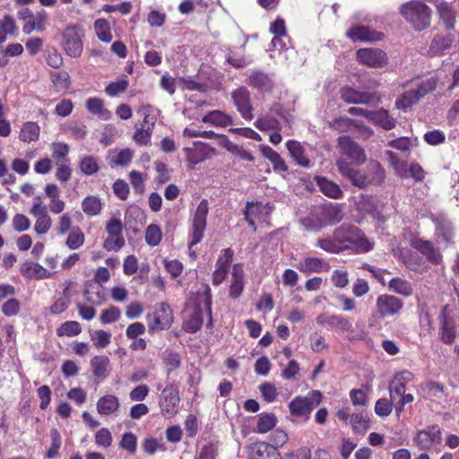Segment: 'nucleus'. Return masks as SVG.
I'll list each match as a JSON object with an SVG mask.
<instances>
[{
    "label": "nucleus",
    "mask_w": 459,
    "mask_h": 459,
    "mask_svg": "<svg viewBox=\"0 0 459 459\" xmlns=\"http://www.w3.org/2000/svg\"><path fill=\"white\" fill-rule=\"evenodd\" d=\"M316 247L332 254H338L347 249L356 253H366L373 248V243L358 227L342 225L334 230L331 237L318 238Z\"/></svg>",
    "instance_id": "obj_1"
},
{
    "label": "nucleus",
    "mask_w": 459,
    "mask_h": 459,
    "mask_svg": "<svg viewBox=\"0 0 459 459\" xmlns=\"http://www.w3.org/2000/svg\"><path fill=\"white\" fill-rule=\"evenodd\" d=\"M451 81L452 82L448 86L449 91L455 89L459 83V68H452L449 71V74H446L444 78L439 74L437 80L434 78L428 79L419 84L416 90L405 91L401 98L396 100L395 106L398 109L405 110L417 103L429 91H433L437 87V82H439L441 85H445Z\"/></svg>",
    "instance_id": "obj_2"
},
{
    "label": "nucleus",
    "mask_w": 459,
    "mask_h": 459,
    "mask_svg": "<svg viewBox=\"0 0 459 459\" xmlns=\"http://www.w3.org/2000/svg\"><path fill=\"white\" fill-rule=\"evenodd\" d=\"M204 313L212 320V294L209 287H205L203 291L197 292L195 298L194 307L186 310L185 330L189 333L198 331L203 325V316Z\"/></svg>",
    "instance_id": "obj_3"
},
{
    "label": "nucleus",
    "mask_w": 459,
    "mask_h": 459,
    "mask_svg": "<svg viewBox=\"0 0 459 459\" xmlns=\"http://www.w3.org/2000/svg\"><path fill=\"white\" fill-rule=\"evenodd\" d=\"M400 13L417 31H422L430 26L432 11L421 1L404 3L400 8Z\"/></svg>",
    "instance_id": "obj_4"
},
{
    "label": "nucleus",
    "mask_w": 459,
    "mask_h": 459,
    "mask_svg": "<svg viewBox=\"0 0 459 459\" xmlns=\"http://www.w3.org/2000/svg\"><path fill=\"white\" fill-rule=\"evenodd\" d=\"M83 37L82 27L79 24L68 25L64 29L61 34V47L68 56L72 58L81 56L83 50Z\"/></svg>",
    "instance_id": "obj_5"
},
{
    "label": "nucleus",
    "mask_w": 459,
    "mask_h": 459,
    "mask_svg": "<svg viewBox=\"0 0 459 459\" xmlns=\"http://www.w3.org/2000/svg\"><path fill=\"white\" fill-rule=\"evenodd\" d=\"M457 323L458 316L455 307L446 305L439 316V334L444 342L451 344L455 342Z\"/></svg>",
    "instance_id": "obj_6"
},
{
    "label": "nucleus",
    "mask_w": 459,
    "mask_h": 459,
    "mask_svg": "<svg viewBox=\"0 0 459 459\" xmlns=\"http://www.w3.org/2000/svg\"><path fill=\"white\" fill-rule=\"evenodd\" d=\"M322 394L319 391L314 390L306 396H296L290 403L289 410L295 417L309 418L310 412L321 403Z\"/></svg>",
    "instance_id": "obj_7"
},
{
    "label": "nucleus",
    "mask_w": 459,
    "mask_h": 459,
    "mask_svg": "<svg viewBox=\"0 0 459 459\" xmlns=\"http://www.w3.org/2000/svg\"><path fill=\"white\" fill-rule=\"evenodd\" d=\"M403 307V302L395 296L382 294L377 297L376 301V314L369 319V325L377 321V318L394 316L400 313Z\"/></svg>",
    "instance_id": "obj_8"
},
{
    "label": "nucleus",
    "mask_w": 459,
    "mask_h": 459,
    "mask_svg": "<svg viewBox=\"0 0 459 459\" xmlns=\"http://www.w3.org/2000/svg\"><path fill=\"white\" fill-rule=\"evenodd\" d=\"M208 203L202 200L198 204L192 220V226L189 231L190 242L189 248L198 244L203 237L206 228V218L208 214Z\"/></svg>",
    "instance_id": "obj_9"
},
{
    "label": "nucleus",
    "mask_w": 459,
    "mask_h": 459,
    "mask_svg": "<svg viewBox=\"0 0 459 459\" xmlns=\"http://www.w3.org/2000/svg\"><path fill=\"white\" fill-rule=\"evenodd\" d=\"M30 213L36 218L34 231L38 235L48 233L52 226V219L48 215L47 206L43 204L40 196H35L32 199Z\"/></svg>",
    "instance_id": "obj_10"
},
{
    "label": "nucleus",
    "mask_w": 459,
    "mask_h": 459,
    "mask_svg": "<svg viewBox=\"0 0 459 459\" xmlns=\"http://www.w3.org/2000/svg\"><path fill=\"white\" fill-rule=\"evenodd\" d=\"M108 238L103 243L107 251H118L125 245L123 223L119 218L112 217L106 225Z\"/></svg>",
    "instance_id": "obj_11"
},
{
    "label": "nucleus",
    "mask_w": 459,
    "mask_h": 459,
    "mask_svg": "<svg viewBox=\"0 0 459 459\" xmlns=\"http://www.w3.org/2000/svg\"><path fill=\"white\" fill-rule=\"evenodd\" d=\"M179 402L178 389L173 385L166 386L161 392L159 402L161 414L168 419L174 417L178 411Z\"/></svg>",
    "instance_id": "obj_12"
},
{
    "label": "nucleus",
    "mask_w": 459,
    "mask_h": 459,
    "mask_svg": "<svg viewBox=\"0 0 459 459\" xmlns=\"http://www.w3.org/2000/svg\"><path fill=\"white\" fill-rule=\"evenodd\" d=\"M356 58L359 64L371 68H382L388 63L386 53L380 48H359L356 52Z\"/></svg>",
    "instance_id": "obj_13"
},
{
    "label": "nucleus",
    "mask_w": 459,
    "mask_h": 459,
    "mask_svg": "<svg viewBox=\"0 0 459 459\" xmlns=\"http://www.w3.org/2000/svg\"><path fill=\"white\" fill-rule=\"evenodd\" d=\"M340 97L348 104L375 105L381 101V97L377 93L359 91L350 86L341 88Z\"/></svg>",
    "instance_id": "obj_14"
},
{
    "label": "nucleus",
    "mask_w": 459,
    "mask_h": 459,
    "mask_svg": "<svg viewBox=\"0 0 459 459\" xmlns=\"http://www.w3.org/2000/svg\"><path fill=\"white\" fill-rule=\"evenodd\" d=\"M441 440V429L437 425L418 431L412 438L413 444L420 450H431L434 446L439 445Z\"/></svg>",
    "instance_id": "obj_15"
},
{
    "label": "nucleus",
    "mask_w": 459,
    "mask_h": 459,
    "mask_svg": "<svg viewBox=\"0 0 459 459\" xmlns=\"http://www.w3.org/2000/svg\"><path fill=\"white\" fill-rule=\"evenodd\" d=\"M183 151L186 155V162L191 169H194L196 164L212 158L216 153L214 148L202 142H195L193 147H186Z\"/></svg>",
    "instance_id": "obj_16"
},
{
    "label": "nucleus",
    "mask_w": 459,
    "mask_h": 459,
    "mask_svg": "<svg viewBox=\"0 0 459 459\" xmlns=\"http://www.w3.org/2000/svg\"><path fill=\"white\" fill-rule=\"evenodd\" d=\"M147 319L150 331L168 329L173 322L172 310L167 304L160 303L157 305L152 316H148Z\"/></svg>",
    "instance_id": "obj_17"
},
{
    "label": "nucleus",
    "mask_w": 459,
    "mask_h": 459,
    "mask_svg": "<svg viewBox=\"0 0 459 459\" xmlns=\"http://www.w3.org/2000/svg\"><path fill=\"white\" fill-rule=\"evenodd\" d=\"M338 149L341 154L347 156L357 165L362 164L366 160L363 148L348 135L338 138Z\"/></svg>",
    "instance_id": "obj_18"
},
{
    "label": "nucleus",
    "mask_w": 459,
    "mask_h": 459,
    "mask_svg": "<svg viewBox=\"0 0 459 459\" xmlns=\"http://www.w3.org/2000/svg\"><path fill=\"white\" fill-rule=\"evenodd\" d=\"M413 379V374L408 370L401 371L394 377L389 383V395L390 399L395 405V403L402 398L407 390V384Z\"/></svg>",
    "instance_id": "obj_19"
},
{
    "label": "nucleus",
    "mask_w": 459,
    "mask_h": 459,
    "mask_svg": "<svg viewBox=\"0 0 459 459\" xmlns=\"http://www.w3.org/2000/svg\"><path fill=\"white\" fill-rule=\"evenodd\" d=\"M336 165L340 173L349 178L354 186L363 188L369 185L368 173L353 169L351 164L343 159L338 160Z\"/></svg>",
    "instance_id": "obj_20"
},
{
    "label": "nucleus",
    "mask_w": 459,
    "mask_h": 459,
    "mask_svg": "<svg viewBox=\"0 0 459 459\" xmlns=\"http://www.w3.org/2000/svg\"><path fill=\"white\" fill-rule=\"evenodd\" d=\"M394 255L397 256L403 264L411 271L416 273H424L429 269L426 261L418 254L411 250L398 249L394 251Z\"/></svg>",
    "instance_id": "obj_21"
},
{
    "label": "nucleus",
    "mask_w": 459,
    "mask_h": 459,
    "mask_svg": "<svg viewBox=\"0 0 459 459\" xmlns=\"http://www.w3.org/2000/svg\"><path fill=\"white\" fill-rule=\"evenodd\" d=\"M232 99L241 117L246 120H252L254 116L249 91L246 88L240 87L232 92Z\"/></svg>",
    "instance_id": "obj_22"
},
{
    "label": "nucleus",
    "mask_w": 459,
    "mask_h": 459,
    "mask_svg": "<svg viewBox=\"0 0 459 459\" xmlns=\"http://www.w3.org/2000/svg\"><path fill=\"white\" fill-rule=\"evenodd\" d=\"M346 36L352 41L373 42L383 39L384 34L368 26H352L347 30Z\"/></svg>",
    "instance_id": "obj_23"
},
{
    "label": "nucleus",
    "mask_w": 459,
    "mask_h": 459,
    "mask_svg": "<svg viewBox=\"0 0 459 459\" xmlns=\"http://www.w3.org/2000/svg\"><path fill=\"white\" fill-rule=\"evenodd\" d=\"M232 258L233 251L230 248H225L221 251L216 262V269L212 274V283L214 285H220L224 281Z\"/></svg>",
    "instance_id": "obj_24"
},
{
    "label": "nucleus",
    "mask_w": 459,
    "mask_h": 459,
    "mask_svg": "<svg viewBox=\"0 0 459 459\" xmlns=\"http://www.w3.org/2000/svg\"><path fill=\"white\" fill-rule=\"evenodd\" d=\"M48 23V15L45 10H39L32 13L29 20L23 23L22 32L26 35L33 31L42 32Z\"/></svg>",
    "instance_id": "obj_25"
},
{
    "label": "nucleus",
    "mask_w": 459,
    "mask_h": 459,
    "mask_svg": "<svg viewBox=\"0 0 459 459\" xmlns=\"http://www.w3.org/2000/svg\"><path fill=\"white\" fill-rule=\"evenodd\" d=\"M21 273L28 279L42 280L51 278L53 273L38 263L26 261L21 266Z\"/></svg>",
    "instance_id": "obj_26"
},
{
    "label": "nucleus",
    "mask_w": 459,
    "mask_h": 459,
    "mask_svg": "<svg viewBox=\"0 0 459 459\" xmlns=\"http://www.w3.org/2000/svg\"><path fill=\"white\" fill-rule=\"evenodd\" d=\"M245 273L243 269V265L240 264H236L233 265L232 273H231V280L229 290V295L232 299H238L245 286Z\"/></svg>",
    "instance_id": "obj_27"
},
{
    "label": "nucleus",
    "mask_w": 459,
    "mask_h": 459,
    "mask_svg": "<svg viewBox=\"0 0 459 459\" xmlns=\"http://www.w3.org/2000/svg\"><path fill=\"white\" fill-rule=\"evenodd\" d=\"M412 247L425 255L428 260L432 263L438 264L441 261V255L437 249L434 247L431 242L421 238H414L411 241Z\"/></svg>",
    "instance_id": "obj_28"
},
{
    "label": "nucleus",
    "mask_w": 459,
    "mask_h": 459,
    "mask_svg": "<svg viewBox=\"0 0 459 459\" xmlns=\"http://www.w3.org/2000/svg\"><path fill=\"white\" fill-rule=\"evenodd\" d=\"M45 194L49 199V210L52 213L59 214L65 207V202L60 197V189L55 184H48L45 186Z\"/></svg>",
    "instance_id": "obj_29"
},
{
    "label": "nucleus",
    "mask_w": 459,
    "mask_h": 459,
    "mask_svg": "<svg viewBox=\"0 0 459 459\" xmlns=\"http://www.w3.org/2000/svg\"><path fill=\"white\" fill-rule=\"evenodd\" d=\"M455 37V33H452L451 31H447L445 35L440 34L435 36L429 47V53L431 55H440L446 50L450 49L454 44Z\"/></svg>",
    "instance_id": "obj_30"
},
{
    "label": "nucleus",
    "mask_w": 459,
    "mask_h": 459,
    "mask_svg": "<svg viewBox=\"0 0 459 459\" xmlns=\"http://www.w3.org/2000/svg\"><path fill=\"white\" fill-rule=\"evenodd\" d=\"M360 212L372 215L374 218L382 219L383 204L375 197L361 196L358 203Z\"/></svg>",
    "instance_id": "obj_31"
},
{
    "label": "nucleus",
    "mask_w": 459,
    "mask_h": 459,
    "mask_svg": "<svg viewBox=\"0 0 459 459\" xmlns=\"http://www.w3.org/2000/svg\"><path fill=\"white\" fill-rule=\"evenodd\" d=\"M287 150L289 151L293 160L299 166L309 168L311 166L310 160L306 154L304 147L295 140H290L286 143Z\"/></svg>",
    "instance_id": "obj_32"
},
{
    "label": "nucleus",
    "mask_w": 459,
    "mask_h": 459,
    "mask_svg": "<svg viewBox=\"0 0 459 459\" xmlns=\"http://www.w3.org/2000/svg\"><path fill=\"white\" fill-rule=\"evenodd\" d=\"M298 269L307 274L322 273L329 270V264L318 257H306L299 263Z\"/></svg>",
    "instance_id": "obj_33"
},
{
    "label": "nucleus",
    "mask_w": 459,
    "mask_h": 459,
    "mask_svg": "<svg viewBox=\"0 0 459 459\" xmlns=\"http://www.w3.org/2000/svg\"><path fill=\"white\" fill-rule=\"evenodd\" d=\"M369 122L385 130H391L396 126L395 118L391 117L389 112L385 108L372 110Z\"/></svg>",
    "instance_id": "obj_34"
},
{
    "label": "nucleus",
    "mask_w": 459,
    "mask_h": 459,
    "mask_svg": "<svg viewBox=\"0 0 459 459\" xmlns=\"http://www.w3.org/2000/svg\"><path fill=\"white\" fill-rule=\"evenodd\" d=\"M120 403L118 398L113 394H107L97 402V411L100 415H110L118 411Z\"/></svg>",
    "instance_id": "obj_35"
},
{
    "label": "nucleus",
    "mask_w": 459,
    "mask_h": 459,
    "mask_svg": "<svg viewBox=\"0 0 459 459\" xmlns=\"http://www.w3.org/2000/svg\"><path fill=\"white\" fill-rule=\"evenodd\" d=\"M85 299L94 306H100L106 301V294L102 285L90 283L84 291Z\"/></svg>",
    "instance_id": "obj_36"
},
{
    "label": "nucleus",
    "mask_w": 459,
    "mask_h": 459,
    "mask_svg": "<svg viewBox=\"0 0 459 459\" xmlns=\"http://www.w3.org/2000/svg\"><path fill=\"white\" fill-rule=\"evenodd\" d=\"M202 121L205 124L220 127H226L233 123L232 117L221 110L208 112L202 117Z\"/></svg>",
    "instance_id": "obj_37"
},
{
    "label": "nucleus",
    "mask_w": 459,
    "mask_h": 459,
    "mask_svg": "<svg viewBox=\"0 0 459 459\" xmlns=\"http://www.w3.org/2000/svg\"><path fill=\"white\" fill-rule=\"evenodd\" d=\"M39 134V126L36 122L28 121L22 124L19 133V139L23 143H30L38 141Z\"/></svg>",
    "instance_id": "obj_38"
},
{
    "label": "nucleus",
    "mask_w": 459,
    "mask_h": 459,
    "mask_svg": "<svg viewBox=\"0 0 459 459\" xmlns=\"http://www.w3.org/2000/svg\"><path fill=\"white\" fill-rule=\"evenodd\" d=\"M424 397L440 403L445 400L444 386L437 382H428L420 385Z\"/></svg>",
    "instance_id": "obj_39"
},
{
    "label": "nucleus",
    "mask_w": 459,
    "mask_h": 459,
    "mask_svg": "<svg viewBox=\"0 0 459 459\" xmlns=\"http://www.w3.org/2000/svg\"><path fill=\"white\" fill-rule=\"evenodd\" d=\"M109 359L106 356H95L91 360L92 374L99 379H105L108 374Z\"/></svg>",
    "instance_id": "obj_40"
},
{
    "label": "nucleus",
    "mask_w": 459,
    "mask_h": 459,
    "mask_svg": "<svg viewBox=\"0 0 459 459\" xmlns=\"http://www.w3.org/2000/svg\"><path fill=\"white\" fill-rule=\"evenodd\" d=\"M316 181L320 191L325 195L333 199H338L342 195L341 188L334 182L330 181L324 177H316Z\"/></svg>",
    "instance_id": "obj_41"
},
{
    "label": "nucleus",
    "mask_w": 459,
    "mask_h": 459,
    "mask_svg": "<svg viewBox=\"0 0 459 459\" xmlns=\"http://www.w3.org/2000/svg\"><path fill=\"white\" fill-rule=\"evenodd\" d=\"M247 83L260 91H269L273 87L269 75L260 71L253 72L247 79Z\"/></svg>",
    "instance_id": "obj_42"
},
{
    "label": "nucleus",
    "mask_w": 459,
    "mask_h": 459,
    "mask_svg": "<svg viewBox=\"0 0 459 459\" xmlns=\"http://www.w3.org/2000/svg\"><path fill=\"white\" fill-rule=\"evenodd\" d=\"M85 105L91 114L96 115L103 120H108L111 117L110 111L105 108L103 100L100 98H89Z\"/></svg>",
    "instance_id": "obj_43"
},
{
    "label": "nucleus",
    "mask_w": 459,
    "mask_h": 459,
    "mask_svg": "<svg viewBox=\"0 0 459 459\" xmlns=\"http://www.w3.org/2000/svg\"><path fill=\"white\" fill-rule=\"evenodd\" d=\"M388 288L394 292L404 297H409L413 292V288L411 282L399 277L393 278L389 281Z\"/></svg>",
    "instance_id": "obj_44"
},
{
    "label": "nucleus",
    "mask_w": 459,
    "mask_h": 459,
    "mask_svg": "<svg viewBox=\"0 0 459 459\" xmlns=\"http://www.w3.org/2000/svg\"><path fill=\"white\" fill-rule=\"evenodd\" d=\"M433 221L436 224L437 236L446 241H449L453 237L451 222L443 215L436 216Z\"/></svg>",
    "instance_id": "obj_45"
},
{
    "label": "nucleus",
    "mask_w": 459,
    "mask_h": 459,
    "mask_svg": "<svg viewBox=\"0 0 459 459\" xmlns=\"http://www.w3.org/2000/svg\"><path fill=\"white\" fill-rule=\"evenodd\" d=\"M101 209V201L95 195H88L82 202V210L88 216H96L100 214Z\"/></svg>",
    "instance_id": "obj_46"
},
{
    "label": "nucleus",
    "mask_w": 459,
    "mask_h": 459,
    "mask_svg": "<svg viewBox=\"0 0 459 459\" xmlns=\"http://www.w3.org/2000/svg\"><path fill=\"white\" fill-rule=\"evenodd\" d=\"M94 30L100 40L109 43L112 40L110 25L105 19L100 18L94 22Z\"/></svg>",
    "instance_id": "obj_47"
},
{
    "label": "nucleus",
    "mask_w": 459,
    "mask_h": 459,
    "mask_svg": "<svg viewBox=\"0 0 459 459\" xmlns=\"http://www.w3.org/2000/svg\"><path fill=\"white\" fill-rule=\"evenodd\" d=\"M439 17L447 30L454 28L455 14L451 9L449 4L446 2H441L437 5Z\"/></svg>",
    "instance_id": "obj_48"
},
{
    "label": "nucleus",
    "mask_w": 459,
    "mask_h": 459,
    "mask_svg": "<svg viewBox=\"0 0 459 459\" xmlns=\"http://www.w3.org/2000/svg\"><path fill=\"white\" fill-rule=\"evenodd\" d=\"M52 157L56 161V165L61 163H67V155L69 152V146L61 142L53 143L50 146Z\"/></svg>",
    "instance_id": "obj_49"
},
{
    "label": "nucleus",
    "mask_w": 459,
    "mask_h": 459,
    "mask_svg": "<svg viewBox=\"0 0 459 459\" xmlns=\"http://www.w3.org/2000/svg\"><path fill=\"white\" fill-rule=\"evenodd\" d=\"M368 176L369 179V185H378L384 181L385 169L377 161H371L368 165Z\"/></svg>",
    "instance_id": "obj_50"
},
{
    "label": "nucleus",
    "mask_w": 459,
    "mask_h": 459,
    "mask_svg": "<svg viewBox=\"0 0 459 459\" xmlns=\"http://www.w3.org/2000/svg\"><path fill=\"white\" fill-rule=\"evenodd\" d=\"M277 423V418L273 413H262L256 425V431L258 433H267L273 429Z\"/></svg>",
    "instance_id": "obj_51"
},
{
    "label": "nucleus",
    "mask_w": 459,
    "mask_h": 459,
    "mask_svg": "<svg viewBox=\"0 0 459 459\" xmlns=\"http://www.w3.org/2000/svg\"><path fill=\"white\" fill-rule=\"evenodd\" d=\"M353 430L359 434H364L369 429V422L367 414L360 412L353 414L351 418Z\"/></svg>",
    "instance_id": "obj_52"
},
{
    "label": "nucleus",
    "mask_w": 459,
    "mask_h": 459,
    "mask_svg": "<svg viewBox=\"0 0 459 459\" xmlns=\"http://www.w3.org/2000/svg\"><path fill=\"white\" fill-rule=\"evenodd\" d=\"M255 126L260 131L281 130L280 122L276 118L269 116L258 117L255 122Z\"/></svg>",
    "instance_id": "obj_53"
},
{
    "label": "nucleus",
    "mask_w": 459,
    "mask_h": 459,
    "mask_svg": "<svg viewBox=\"0 0 459 459\" xmlns=\"http://www.w3.org/2000/svg\"><path fill=\"white\" fill-rule=\"evenodd\" d=\"M83 243L84 234L79 228L74 229L70 231L65 241V245L71 250L78 249L83 245Z\"/></svg>",
    "instance_id": "obj_54"
},
{
    "label": "nucleus",
    "mask_w": 459,
    "mask_h": 459,
    "mask_svg": "<svg viewBox=\"0 0 459 459\" xmlns=\"http://www.w3.org/2000/svg\"><path fill=\"white\" fill-rule=\"evenodd\" d=\"M328 322L330 327L337 328L342 333L350 332L352 330L351 321L342 316L331 315L330 320H328Z\"/></svg>",
    "instance_id": "obj_55"
},
{
    "label": "nucleus",
    "mask_w": 459,
    "mask_h": 459,
    "mask_svg": "<svg viewBox=\"0 0 459 459\" xmlns=\"http://www.w3.org/2000/svg\"><path fill=\"white\" fill-rule=\"evenodd\" d=\"M15 23L12 17L5 15L0 20V43L6 40L9 34H13L15 31Z\"/></svg>",
    "instance_id": "obj_56"
},
{
    "label": "nucleus",
    "mask_w": 459,
    "mask_h": 459,
    "mask_svg": "<svg viewBox=\"0 0 459 459\" xmlns=\"http://www.w3.org/2000/svg\"><path fill=\"white\" fill-rule=\"evenodd\" d=\"M81 171L85 175H93L99 170L97 159L92 156H84L79 164Z\"/></svg>",
    "instance_id": "obj_57"
},
{
    "label": "nucleus",
    "mask_w": 459,
    "mask_h": 459,
    "mask_svg": "<svg viewBox=\"0 0 459 459\" xmlns=\"http://www.w3.org/2000/svg\"><path fill=\"white\" fill-rule=\"evenodd\" d=\"M161 230L156 224H151L145 231V240L152 247L157 246L161 240Z\"/></svg>",
    "instance_id": "obj_58"
},
{
    "label": "nucleus",
    "mask_w": 459,
    "mask_h": 459,
    "mask_svg": "<svg viewBox=\"0 0 459 459\" xmlns=\"http://www.w3.org/2000/svg\"><path fill=\"white\" fill-rule=\"evenodd\" d=\"M81 332V325L76 321H67L57 329V334L59 336H75Z\"/></svg>",
    "instance_id": "obj_59"
},
{
    "label": "nucleus",
    "mask_w": 459,
    "mask_h": 459,
    "mask_svg": "<svg viewBox=\"0 0 459 459\" xmlns=\"http://www.w3.org/2000/svg\"><path fill=\"white\" fill-rule=\"evenodd\" d=\"M132 159L133 152L128 148H125L116 152L112 156L111 161L117 166H126L131 162Z\"/></svg>",
    "instance_id": "obj_60"
},
{
    "label": "nucleus",
    "mask_w": 459,
    "mask_h": 459,
    "mask_svg": "<svg viewBox=\"0 0 459 459\" xmlns=\"http://www.w3.org/2000/svg\"><path fill=\"white\" fill-rule=\"evenodd\" d=\"M110 339L111 334L103 330L94 331L91 334V340L92 341L93 344L98 348L107 347L110 342Z\"/></svg>",
    "instance_id": "obj_61"
},
{
    "label": "nucleus",
    "mask_w": 459,
    "mask_h": 459,
    "mask_svg": "<svg viewBox=\"0 0 459 459\" xmlns=\"http://www.w3.org/2000/svg\"><path fill=\"white\" fill-rule=\"evenodd\" d=\"M394 403L391 399L382 398L377 401L375 405V412L380 417H387L391 414Z\"/></svg>",
    "instance_id": "obj_62"
},
{
    "label": "nucleus",
    "mask_w": 459,
    "mask_h": 459,
    "mask_svg": "<svg viewBox=\"0 0 459 459\" xmlns=\"http://www.w3.org/2000/svg\"><path fill=\"white\" fill-rule=\"evenodd\" d=\"M259 390L261 392L263 398L267 403H273L276 400V397L278 395V391L273 384L265 382V383L260 385Z\"/></svg>",
    "instance_id": "obj_63"
},
{
    "label": "nucleus",
    "mask_w": 459,
    "mask_h": 459,
    "mask_svg": "<svg viewBox=\"0 0 459 459\" xmlns=\"http://www.w3.org/2000/svg\"><path fill=\"white\" fill-rule=\"evenodd\" d=\"M52 82L58 91L65 90L70 85V76L65 71H59L52 75Z\"/></svg>",
    "instance_id": "obj_64"
}]
</instances>
